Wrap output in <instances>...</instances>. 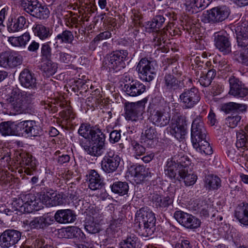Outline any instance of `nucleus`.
<instances>
[{"label":"nucleus","instance_id":"8fccbe9b","mask_svg":"<svg viewBox=\"0 0 248 248\" xmlns=\"http://www.w3.org/2000/svg\"><path fill=\"white\" fill-rule=\"evenodd\" d=\"M165 21V18L160 15L155 16L151 21L149 22L148 25L151 29L157 31L160 28Z\"/></svg>","mask_w":248,"mask_h":248},{"label":"nucleus","instance_id":"f03ea898","mask_svg":"<svg viewBox=\"0 0 248 248\" xmlns=\"http://www.w3.org/2000/svg\"><path fill=\"white\" fill-rule=\"evenodd\" d=\"M139 226L143 231V235L148 236L152 235L155 230L156 218L155 214L148 207H142L136 214Z\"/></svg>","mask_w":248,"mask_h":248},{"label":"nucleus","instance_id":"2eb2a0df","mask_svg":"<svg viewBox=\"0 0 248 248\" xmlns=\"http://www.w3.org/2000/svg\"><path fill=\"white\" fill-rule=\"evenodd\" d=\"M19 134L28 137H35L42 132V129L38 123L33 120L24 121L17 124Z\"/></svg>","mask_w":248,"mask_h":248},{"label":"nucleus","instance_id":"de8ad7c7","mask_svg":"<svg viewBox=\"0 0 248 248\" xmlns=\"http://www.w3.org/2000/svg\"><path fill=\"white\" fill-rule=\"evenodd\" d=\"M131 145L132 153L135 158H139L145 154L146 151L145 148L137 141H132Z\"/></svg>","mask_w":248,"mask_h":248},{"label":"nucleus","instance_id":"603ef678","mask_svg":"<svg viewBox=\"0 0 248 248\" xmlns=\"http://www.w3.org/2000/svg\"><path fill=\"white\" fill-rule=\"evenodd\" d=\"M235 32L236 35L248 34V21L245 20L238 23Z\"/></svg>","mask_w":248,"mask_h":248},{"label":"nucleus","instance_id":"4468645a","mask_svg":"<svg viewBox=\"0 0 248 248\" xmlns=\"http://www.w3.org/2000/svg\"><path fill=\"white\" fill-rule=\"evenodd\" d=\"M180 84V80L170 73H166L162 81L163 93L167 95L173 94L176 90L182 88V86Z\"/></svg>","mask_w":248,"mask_h":248},{"label":"nucleus","instance_id":"ea45409f","mask_svg":"<svg viewBox=\"0 0 248 248\" xmlns=\"http://www.w3.org/2000/svg\"><path fill=\"white\" fill-rule=\"evenodd\" d=\"M138 240V238L135 234L130 233L120 243V248H136Z\"/></svg>","mask_w":248,"mask_h":248},{"label":"nucleus","instance_id":"9b49d317","mask_svg":"<svg viewBox=\"0 0 248 248\" xmlns=\"http://www.w3.org/2000/svg\"><path fill=\"white\" fill-rule=\"evenodd\" d=\"M121 158L113 150L107 152L101 161V168L107 173H111L117 169Z\"/></svg>","mask_w":248,"mask_h":248},{"label":"nucleus","instance_id":"4d7b16f0","mask_svg":"<svg viewBox=\"0 0 248 248\" xmlns=\"http://www.w3.org/2000/svg\"><path fill=\"white\" fill-rule=\"evenodd\" d=\"M52 191H48L46 193H40L38 198L40 199V202L42 204L43 203L46 204V206H51L50 203L51 201Z\"/></svg>","mask_w":248,"mask_h":248},{"label":"nucleus","instance_id":"79ce46f5","mask_svg":"<svg viewBox=\"0 0 248 248\" xmlns=\"http://www.w3.org/2000/svg\"><path fill=\"white\" fill-rule=\"evenodd\" d=\"M141 137L144 142L156 140L157 139V133L155 128L154 126L147 127L142 132Z\"/></svg>","mask_w":248,"mask_h":248},{"label":"nucleus","instance_id":"39448f33","mask_svg":"<svg viewBox=\"0 0 248 248\" xmlns=\"http://www.w3.org/2000/svg\"><path fill=\"white\" fill-rule=\"evenodd\" d=\"M128 52L125 50L113 51L107 56L106 64L109 70L118 72L125 66V61L127 60Z\"/></svg>","mask_w":248,"mask_h":248},{"label":"nucleus","instance_id":"58836bf2","mask_svg":"<svg viewBox=\"0 0 248 248\" xmlns=\"http://www.w3.org/2000/svg\"><path fill=\"white\" fill-rule=\"evenodd\" d=\"M105 135L101 129L98 128H93L89 138L91 143L105 144Z\"/></svg>","mask_w":248,"mask_h":248},{"label":"nucleus","instance_id":"052dcab7","mask_svg":"<svg viewBox=\"0 0 248 248\" xmlns=\"http://www.w3.org/2000/svg\"><path fill=\"white\" fill-rule=\"evenodd\" d=\"M238 46L246 47L248 46V34L236 35Z\"/></svg>","mask_w":248,"mask_h":248},{"label":"nucleus","instance_id":"423d86ee","mask_svg":"<svg viewBox=\"0 0 248 248\" xmlns=\"http://www.w3.org/2000/svg\"><path fill=\"white\" fill-rule=\"evenodd\" d=\"M170 108L167 106L157 107L151 111L150 120L153 124L162 127L167 125L170 119Z\"/></svg>","mask_w":248,"mask_h":248},{"label":"nucleus","instance_id":"09e8293b","mask_svg":"<svg viewBox=\"0 0 248 248\" xmlns=\"http://www.w3.org/2000/svg\"><path fill=\"white\" fill-rule=\"evenodd\" d=\"M65 195L62 193H57L52 191L51 206L62 205L64 203Z\"/></svg>","mask_w":248,"mask_h":248},{"label":"nucleus","instance_id":"49530a36","mask_svg":"<svg viewBox=\"0 0 248 248\" xmlns=\"http://www.w3.org/2000/svg\"><path fill=\"white\" fill-rule=\"evenodd\" d=\"M197 147L193 146L197 151L201 153L202 154L205 155H210L213 153V150L209 143L206 141V139L202 140L197 143Z\"/></svg>","mask_w":248,"mask_h":248},{"label":"nucleus","instance_id":"7ed1b4c3","mask_svg":"<svg viewBox=\"0 0 248 248\" xmlns=\"http://www.w3.org/2000/svg\"><path fill=\"white\" fill-rule=\"evenodd\" d=\"M21 6L24 11L35 18L45 19L49 17L48 8L37 0H22Z\"/></svg>","mask_w":248,"mask_h":248},{"label":"nucleus","instance_id":"c756f323","mask_svg":"<svg viewBox=\"0 0 248 248\" xmlns=\"http://www.w3.org/2000/svg\"><path fill=\"white\" fill-rule=\"evenodd\" d=\"M235 217L242 224L248 226V203L240 204L235 211Z\"/></svg>","mask_w":248,"mask_h":248},{"label":"nucleus","instance_id":"dca6fc26","mask_svg":"<svg viewBox=\"0 0 248 248\" xmlns=\"http://www.w3.org/2000/svg\"><path fill=\"white\" fill-rule=\"evenodd\" d=\"M21 238V233L15 230H6L0 235V246L9 248L16 244Z\"/></svg>","mask_w":248,"mask_h":248},{"label":"nucleus","instance_id":"864d4df0","mask_svg":"<svg viewBox=\"0 0 248 248\" xmlns=\"http://www.w3.org/2000/svg\"><path fill=\"white\" fill-rule=\"evenodd\" d=\"M241 119V117L239 115L232 114L226 119V124L230 128H233L237 125Z\"/></svg>","mask_w":248,"mask_h":248},{"label":"nucleus","instance_id":"a211bd4d","mask_svg":"<svg viewBox=\"0 0 248 248\" xmlns=\"http://www.w3.org/2000/svg\"><path fill=\"white\" fill-rule=\"evenodd\" d=\"M214 37L215 45L220 51L224 54H228L231 51L230 42L224 31L215 33Z\"/></svg>","mask_w":248,"mask_h":248},{"label":"nucleus","instance_id":"5701e85b","mask_svg":"<svg viewBox=\"0 0 248 248\" xmlns=\"http://www.w3.org/2000/svg\"><path fill=\"white\" fill-rule=\"evenodd\" d=\"M54 217L60 223H68L73 222L76 219V216L70 209H62L56 212Z\"/></svg>","mask_w":248,"mask_h":248},{"label":"nucleus","instance_id":"0eeeda50","mask_svg":"<svg viewBox=\"0 0 248 248\" xmlns=\"http://www.w3.org/2000/svg\"><path fill=\"white\" fill-rule=\"evenodd\" d=\"M179 101L185 108H191L201 99L198 90L195 88L185 90L179 95Z\"/></svg>","mask_w":248,"mask_h":248},{"label":"nucleus","instance_id":"e433bc0d","mask_svg":"<svg viewBox=\"0 0 248 248\" xmlns=\"http://www.w3.org/2000/svg\"><path fill=\"white\" fill-rule=\"evenodd\" d=\"M153 203L160 208L167 207L172 202V200L169 196L162 197L157 194H154L152 196Z\"/></svg>","mask_w":248,"mask_h":248},{"label":"nucleus","instance_id":"4c0bfd02","mask_svg":"<svg viewBox=\"0 0 248 248\" xmlns=\"http://www.w3.org/2000/svg\"><path fill=\"white\" fill-rule=\"evenodd\" d=\"M170 133L177 140L184 138L186 134V125L178 122L172 124L171 126Z\"/></svg>","mask_w":248,"mask_h":248},{"label":"nucleus","instance_id":"f3484780","mask_svg":"<svg viewBox=\"0 0 248 248\" xmlns=\"http://www.w3.org/2000/svg\"><path fill=\"white\" fill-rule=\"evenodd\" d=\"M208 22H221L228 17L230 14L229 8L226 6L216 7L207 11Z\"/></svg>","mask_w":248,"mask_h":248},{"label":"nucleus","instance_id":"338daca9","mask_svg":"<svg viewBox=\"0 0 248 248\" xmlns=\"http://www.w3.org/2000/svg\"><path fill=\"white\" fill-rule=\"evenodd\" d=\"M121 139L120 131L113 130L109 134V140L111 142L115 143Z\"/></svg>","mask_w":248,"mask_h":248},{"label":"nucleus","instance_id":"393cba45","mask_svg":"<svg viewBox=\"0 0 248 248\" xmlns=\"http://www.w3.org/2000/svg\"><path fill=\"white\" fill-rule=\"evenodd\" d=\"M19 132L17 124L14 122L7 121L0 124V133L2 136L17 135Z\"/></svg>","mask_w":248,"mask_h":248},{"label":"nucleus","instance_id":"412c9836","mask_svg":"<svg viewBox=\"0 0 248 248\" xmlns=\"http://www.w3.org/2000/svg\"><path fill=\"white\" fill-rule=\"evenodd\" d=\"M124 88L126 94L132 97L140 95L146 91V86L137 80H132L124 85Z\"/></svg>","mask_w":248,"mask_h":248},{"label":"nucleus","instance_id":"1a4fd4ad","mask_svg":"<svg viewBox=\"0 0 248 248\" xmlns=\"http://www.w3.org/2000/svg\"><path fill=\"white\" fill-rule=\"evenodd\" d=\"M7 102L10 103L13 110L15 114L26 113L27 103L25 101V96L22 93H17L16 92L11 93L6 99Z\"/></svg>","mask_w":248,"mask_h":248},{"label":"nucleus","instance_id":"0e129e2a","mask_svg":"<svg viewBox=\"0 0 248 248\" xmlns=\"http://www.w3.org/2000/svg\"><path fill=\"white\" fill-rule=\"evenodd\" d=\"M111 36V33L109 31H106L104 32L100 33L97 35L93 39V41L98 42L103 40L104 39H107L109 38Z\"/></svg>","mask_w":248,"mask_h":248},{"label":"nucleus","instance_id":"9d476101","mask_svg":"<svg viewBox=\"0 0 248 248\" xmlns=\"http://www.w3.org/2000/svg\"><path fill=\"white\" fill-rule=\"evenodd\" d=\"M174 217L181 225L187 229H197L201 224L199 218L182 211H176L174 214Z\"/></svg>","mask_w":248,"mask_h":248},{"label":"nucleus","instance_id":"e2e57ef3","mask_svg":"<svg viewBox=\"0 0 248 248\" xmlns=\"http://www.w3.org/2000/svg\"><path fill=\"white\" fill-rule=\"evenodd\" d=\"M59 61L61 62L68 63L71 61L72 57L70 54L61 51L59 52Z\"/></svg>","mask_w":248,"mask_h":248},{"label":"nucleus","instance_id":"6e6d98bb","mask_svg":"<svg viewBox=\"0 0 248 248\" xmlns=\"http://www.w3.org/2000/svg\"><path fill=\"white\" fill-rule=\"evenodd\" d=\"M229 109L231 110H239L242 112L246 111L248 106L245 104L230 102L227 105Z\"/></svg>","mask_w":248,"mask_h":248},{"label":"nucleus","instance_id":"aec40b11","mask_svg":"<svg viewBox=\"0 0 248 248\" xmlns=\"http://www.w3.org/2000/svg\"><path fill=\"white\" fill-rule=\"evenodd\" d=\"M87 140L81 139L79 140V145L84 149L85 152L89 155L93 156H100L105 149V144L99 143H91L89 145Z\"/></svg>","mask_w":248,"mask_h":248},{"label":"nucleus","instance_id":"6ab92c4d","mask_svg":"<svg viewBox=\"0 0 248 248\" xmlns=\"http://www.w3.org/2000/svg\"><path fill=\"white\" fill-rule=\"evenodd\" d=\"M19 80L21 85L25 88L34 89L37 87L36 78L28 69L25 68L21 72Z\"/></svg>","mask_w":248,"mask_h":248},{"label":"nucleus","instance_id":"6e6552de","mask_svg":"<svg viewBox=\"0 0 248 248\" xmlns=\"http://www.w3.org/2000/svg\"><path fill=\"white\" fill-rule=\"evenodd\" d=\"M206 134L202 118L197 117L193 121L191 129V140L193 146L197 147V143L205 140Z\"/></svg>","mask_w":248,"mask_h":248},{"label":"nucleus","instance_id":"774afa93","mask_svg":"<svg viewBox=\"0 0 248 248\" xmlns=\"http://www.w3.org/2000/svg\"><path fill=\"white\" fill-rule=\"evenodd\" d=\"M244 51L240 53V60L245 65L248 66V47L244 49Z\"/></svg>","mask_w":248,"mask_h":248},{"label":"nucleus","instance_id":"cd10ccee","mask_svg":"<svg viewBox=\"0 0 248 248\" xmlns=\"http://www.w3.org/2000/svg\"><path fill=\"white\" fill-rule=\"evenodd\" d=\"M53 221V217L47 214L34 218L29 225L31 228H44L50 225Z\"/></svg>","mask_w":248,"mask_h":248},{"label":"nucleus","instance_id":"5fc2aeb1","mask_svg":"<svg viewBox=\"0 0 248 248\" xmlns=\"http://www.w3.org/2000/svg\"><path fill=\"white\" fill-rule=\"evenodd\" d=\"M50 42L43 43L41 47V56L45 59L49 60L51 56V47L50 46Z\"/></svg>","mask_w":248,"mask_h":248},{"label":"nucleus","instance_id":"f8f14e48","mask_svg":"<svg viewBox=\"0 0 248 248\" xmlns=\"http://www.w3.org/2000/svg\"><path fill=\"white\" fill-rule=\"evenodd\" d=\"M144 107L142 102L126 103L124 110L125 118L128 121L137 122L140 120Z\"/></svg>","mask_w":248,"mask_h":248},{"label":"nucleus","instance_id":"a878e982","mask_svg":"<svg viewBox=\"0 0 248 248\" xmlns=\"http://www.w3.org/2000/svg\"><path fill=\"white\" fill-rule=\"evenodd\" d=\"M130 172L131 175L135 178V180L137 181V183L143 181L150 174L148 169H146L144 166L140 165H136L131 167Z\"/></svg>","mask_w":248,"mask_h":248},{"label":"nucleus","instance_id":"ddd939ff","mask_svg":"<svg viewBox=\"0 0 248 248\" xmlns=\"http://www.w3.org/2000/svg\"><path fill=\"white\" fill-rule=\"evenodd\" d=\"M16 155L17 161H19L21 166L23 168L24 172L28 175H31L37 165L35 158L29 153L23 151H17Z\"/></svg>","mask_w":248,"mask_h":248},{"label":"nucleus","instance_id":"680f3d73","mask_svg":"<svg viewBox=\"0 0 248 248\" xmlns=\"http://www.w3.org/2000/svg\"><path fill=\"white\" fill-rule=\"evenodd\" d=\"M124 218L125 216L123 212L116 211L113 213V219L111 221L123 224Z\"/></svg>","mask_w":248,"mask_h":248},{"label":"nucleus","instance_id":"a19ab883","mask_svg":"<svg viewBox=\"0 0 248 248\" xmlns=\"http://www.w3.org/2000/svg\"><path fill=\"white\" fill-rule=\"evenodd\" d=\"M26 23V18L23 16H20L10 24L8 30L13 32L19 31L24 28Z\"/></svg>","mask_w":248,"mask_h":248},{"label":"nucleus","instance_id":"c03bdc74","mask_svg":"<svg viewBox=\"0 0 248 248\" xmlns=\"http://www.w3.org/2000/svg\"><path fill=\"white\" fill-rule=\"evenodd\" d=\"M111 190L115 193L120 195H124L128 193L129 186L127 183L117 182L114 183L111 186Z\"/></svg>","mask_w":248,"mask_h":248},{"label":"nucleus","instance_id":"7c9ffc66","mask_svg":"<svg viewBox=\"0 0 248 248\" xmlns=\"http://www.w3.org/2000/svg\"><path fill=\"white\" fill-rule=\"evenodd\" d=\"M31 39V36L28 32H26L18 37H10L9 42L14 46L25 47Z\"/></svg>","mask_w":248,"mask_h":248},{"label":"nucleus","instance_id":"13d9d810","mask_svg":"<svg viewBox=\"0 0 248 248\" xmlns=\"http://www.w3.org/2000/svg\"><path fill=\"white\" fill-rule=\"evenodd\" d=\"M22 57L19 55L12 54L10 53L9 57V66L10 67H16L21 64Z\"/></svg>","mask_w":248,"mask_h":248},{"label":"nucleus","instance_id":"a18cd8bd","mask_svg":"<svg viewBox=\"0 0 248 248\" xmlns=\"http://www.w3.org/2000/svg\"><path fill=\"white\" fill-rule=\"evenodd\" d=\"M74 37L73 33L68 30L63 31L61 33L58 34L55 38L56 41L60 40L61 43L71 44Z\"/></svg>","mask_w":248,"mask_h":248},{"label":"nucleus","instance_id":"72a5a7b5","mask_svg":"<svg viewBox=\"0 0 248 248\" xmlns=\"http://www.w3.org/2000/svg\"><path fill=\"white\" fill-rule=\"evenodd\" d=\"M204 186L209 190L218 189L221 186V180L216 175L209 174L204 179Z\"/></svg>","mask_w":248,"mask_h":248},{"label":"nucleus","instance_id":"c85d7f7f","mask_svg":"<svg viewBox=\"0 0 248 248\" xmlns=\"http://www.w3.org/2000/svg\"><path fill=\"white\" fill-rule=\"evenodd\" d=\"M179 156H174L169 158L167 162L166 167L165 169V174L170 178H173L176 175L177 168L181 161H179L177 158Z\"/></svg>","mask_w":248,"mask_h":248},{"label":"nucleus","instance_id":"37998d69","mask_svg":"<svg viewBox=\"0 0 248 248\" xmlns=\"http://www.w3.org/2000/svg\"><path fill=\"white\" fill-rule=\"evenodd\" d=\"M216 74V70L214 69H210L208 71L207 73H202L199 79L200 84L204 87L208 86L210 85Z\"/></svg>","mask_w":248,"mask_h":248},{"label":"nucleus","instance_id":"b1692460","mask_svg":"<svg viewBox=\"0 0 248 248\" xmlns=\"http://www.w3.org/2000/svg\"><path fill=\"white\" fill-rule=\"evenodd\" d=\"M89 187L93 190L101 189L104 185L103 178L95 170H91L88 173Z\"/></svg>","mask_w":248,"mask_h":248},{"label":"nucleus","instance_id":"bf43d9fd","mask_svg":"<svg viewBox=\"0 0 248 248\" xmlns=\"http://www.w3.org/2000/svg\"><path fill=\"white\" fill-rule=\"evenodd\" d=\"M10 53L9 52H4L0 53V66L7 68L9 66V57Z\"/></svg>","mask_w":248,"mask_h":248},{"label":"nucleus","instance_id":"20e7f679","mask_svg":"<svg viewBox=\"0 0 248 248\" xmlns=\"http://www.w3.org/2000/svg\"><path fill=\"white\" fill-rule=\"evenodd\" d=\"M158 65L155 61H150L146 58L139 62L136 69L142 81L150 82L153 80L156 74Z\"/></svg>","mask_w":248,"mask_h":248},{"label":"nucleus","instance_id":"2f4dec72","mask_svg":"<svg viewBox=\"0 0 248 248\" xmlns=\"http://www.w3.org/2000/svg\"><path fill=\"white\" fill-rule=\"evenodd\" d=\"M178 172L180 180L183 181L186 186L194 185L197 179V175L194 173H188L187 169L186 167L179 169Z\"/></svg>","mask_w":248,"mask_h":248},{"label":"nucleus","instance_id":"3c124183","mask_svg":"<svg viewBox=\"0 0 248 248\" xmlns=\"http://www.w3.org/2000/svg\"><path fill=\"white\" fill-rule=\"evenodd\" d=\"M90 125L87 124H82L79 127L78 132V134L85 138V140L89 139L91 135V131H92Z\"/></svg>","mask_w":248,"mask_h":248},{"label":"nucleus","instance_id":"f704fd0d","mask_svg":"<svg viewBox=\"0 0 248 248\" xmlns=\"http://www.w3.org/2000/svg\"><path fill=\"white\" fill-rule=\"evenodd\" d=\"M122 224L111 221L108 227L106 230V233L110 238L118 237L122 234Z\"/></svg>","mask_w":248,"mask_h":248},{"label":"nucleus","instance_id":"bb28decb","mask_svg":"<svg viewBox=\"0 0 248 248\" xmlns=\"http://www.w3.org/2000/svg\"><path fill=\"white\" fill-rule=\"evenodd\" d=\"M32 30L34 35L41 40H45L48 38L52 34V31L49 27L42 24H35L33 26Z\"/></svg>","mask_w":248,"mask_h":248},{"label":"nucleus","instance_id":"473e14b6","mask_svg":"<svg viewBox=\"0 0 248 248\" xmlns=\"http://www.w3.org/2000/svg\"><path fill=\"white\" fill-rule=\"evenodd\" d=\"M236 146L237 148L248 147V125L244 129L239 130L236 133Z\"/></svg>","mask_w":248,"mask_h":248},{"label":"nucleus","instance_id":"f257e3e1","mask_svg":"<svg viewBox=\"0 0 248 248\" xmlns=\"http://www.w3.org/2000/svg\"><path fill=\"white\" fill-rule=\"evenodd\" d=\"M12 205L15 210L23 213L39 211L43 207L40 199L31 193L21 195L13 202Z\"/></svg>","mask_w":248,"mask_h":248},{"label":"nucleus","instance_id":"69168bd1","mask_svg":"<svg viewBox=\"0 0 248 248\" xmlns=\"http://www.w3.org/2000/svg\"><path fill=\"white\" fill-rule=\"evenodd\" d=\"M61 154L60 151H57L55 152V155H59L57 159V162L61 165L68 163L70 159V157L67 155H59Z\"/></svg>","mask_w":248,"mask_h":248},{"label":"nucleus","instance_id":"c9c22d12","mask_svg":"<svg viewBox=\"0 0 248 248\" xmlns=\"http://www.w3.org/2000/svg\"><path fill=\"white\" fill-rule=\"evenodd\" d=\"M84 228L90 233L94 234L99 232L100 230V225L94 221L93 217L89 216L85 220Z\"/></svg>","mask_w":248,"mask_h":248},{"label":"nucleus","instance_id":"4be33fe9","mask_svg":"<svg viewBox=\"0 0 248 248\" xmlns=\"http://www.w3.org/2000/svg\"><path fill=\"white\" fill-rule=\"evenodd\" d=\"M230 90L229 93L234 96L243 97L248 94V89L244 87L237 78H230L229 79Z\"/></svg>","mask_w":248,"mask_h":248}]
</instances>
